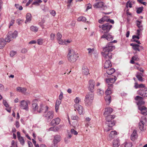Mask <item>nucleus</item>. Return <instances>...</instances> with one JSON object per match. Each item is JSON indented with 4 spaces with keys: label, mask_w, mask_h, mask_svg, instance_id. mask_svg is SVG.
<instances>
[{
    "label": "nucleus",
    "mask_w": 147,
    "mask_h": 147,
    "mask_svg": "<svg viewBox=\"0 0 147 147\" xmlns=\"http://www.w3.org/2000/svg\"><path fill=\"white\" fill-rule=\"evenodd\" d=\"M126 6L127 7L129 6L130 8L132 7V4L131 2H130L129 1H128L126 3Z\"/></svg>",
    "instance_id": "nucleus-54"
},
{
    "label": "nucleus",
    "mask_w": 147,
    "mask_h": 147,
    "mask_svg": "<svg viewBox=\"0 0 147 147\" xmlns=\"http://www.w3.org/2000/svg\"><path fill=\"white\" fill-rule=\"evenodd\" d=\"M143 7H141L138 8L137 9L136 12L138 14H139L141 13L143 10Z\"/></svg>",
    "instance_id": "nucleus-40"
},
{
    "label": "nucleus",
    "mask_w": 147,
    "mask_h": 147,
    "mask_svg": "<svg viewBox=\"0 0 147 147\" xmlns=\"http://www.w3.org/2000/svg\"><path fill=\"white\" fill-rule=\"evenodd\" d=\"M115 117L114 115H107V116H106V122H110L112 121L111 120L114 119Z\"/></svg>",
    "instance_id": "nucleus-25"
},
{
    "label": "nucleus",
    "mask_w": 147,
    "mask_h": 147,
    "mask_svg": "<svg viewBox=\"0 0 147 147\" xmlns=\"http://www.w3.org/2000/svg\"><path fill=\"white\" fill-rule=\"evenodd\" d=\"M131 59L134 61H138L139 60V59L138 58V56L136 55L133 56L132 57Z\"/></svg>",
    "instance_id": "nucleus-53"
},
{
    "label": "nucleus",
    "mask_w": 147,
    "mask_h": 147,
    "mask_svg": "<svg viewBox=\"0 0 147 147\" xmlns=\"http://www.w3.org/2000/svg\"><path fill=\"white\" fill-rule=\"evenodd\" d=\"M103 56L105 60H110L112 58L111 53L104 52Z\"/></svg>",
    "instance_id": "nucleus-19"
},
{
    "label": "nucleus",
    "mask_w": 147,
    "mask_h": 147,
    "mask_svg": "<svg viewBox=\"0 0 147 147\" xmlns=\"http://www.w3.org/2000/svg\"><path fill=\"white\" fill-rule=\"evenodd\" d=\"M51 14L53 16H55L56 15V12L54 10H52L50 11Z\"/></svg>",
    "instance_id": "nucleus-64"
},
{
    "label": "nucleus",
    "mask_w": 147,
    "mask_h": 147,
    "mask_svg": "<svg viewBox=\"0 0 147 147\" xmlns=\"http://www.w3.org/2000/svg\"><path fill=\"white\" fill-rule=\"evenodd\" d=\"M105 98L107 104L109 105L111 102V96L110 95H106Z\"/></svg>",
    "instance_id": "nucleus-33"
},
{
    "label": "nucleus",
    "mask_w": 147,
    "mask_h": 147,
    "mask_svg": "<svg viewBox=\"0 0 147 147\" xmlns=\"http://www.w3.org/2000/svg\"><path fill=\"white\" fill-rule=\"evenodd\" d=\"M106 124L109 127L111 128L115 125V122L113 121H112L110 122H106Z\"/></svg>",
    "instance_id": "nucleus-36"
},
{
    "label": "nucleus",
    "mask_w": 147,
    "mask_h": 147,
    "mask_svg": "<svg viewBox=\"0 0 147 147\" xmlns=\"http://www.w3.org/2000/svg\"><path fill=\"white\" fill-rule=\"evenodd\" d=\"M61 100H57L56 102L55 105V109L56 112H57L59 108L60 105L61 103Z\"/></svg>",
    "instance_id": "nucleus-32"
},
{
    "label": "nucleus",
    "mask_w": 147,
    "mask_h": 147,
    "mask_svg": "<svg viewBox=\"0 0 147 147\" xmlns=\"http://www.w3.org/2000/svg\"><path fill=\"white\" fill-rule=\"evenodd\" d=\"M101 37V38H105L108 41H111L113 39V36L110 33H104Z\"/></svg>",
    "instance_id": "nucleus-13"
},
{
    "label": "nucleus",
    "mask_w": 147,
    "mask_h": 147,
    "mask_svg": "<svg viewBox=\"0 0 147 147\" xmlns=\"http://www.w3.org/2000/svg\"><path fill=\"white\" fill-rule=\"evenodd\" d=\"M138 94L142 96L143 98L147 97V91L145 90L140 89L138 91Z\"/></svg>",
    "instance_id": "nucleus-16"
},
{
    "label": "nucleus",
    "mask_w": 147,
    "mask_h": 147,
    "mask_svg": "<svg viewBox=\"0 0 147 147\" xmlns=\"http://www.w3.org/2000/svg\"><path fill=\"white\" fill-rule=\"evenodd\" d=\"M117 134V132L115 131H112L109 134V137L110 140H111Z\"/></svg>",
    "instance_id": "nucleus-30"
},
{
    "label": "nucleus",
    "mask_w": 147,
    "mask_h": 147,
    "mask_svg": "<svg viewBox=\"0 0 147 147\" xmlns=\"http://www.w3.org/2000/svg\"><path fill=\"white\" fill-rule=\"evenodd\" d=\"M38 104L36 103H34L32 104V110L33 112H35L37 111L38 112Z\"/></svg>",
    "instance_id": "nucleus-23"
},
{
    "label": "nucleus",
    "mask_w": 147,
    "mask_h": 147,
    "mask_svg": "<svg viewBox=\"0 0 147 147\" xmlns=\"http://www.w3.org/2000/svg\"><path fill=\"white\" fill-rule=\"evenodd\" d=\"M143 29V28H139V29L137 30V35L140 36V32L142 31Z\"/></svg>",
    "instance_id": "nucleus-56"
},
{
    "label": "nucleus",
    "mask_w": 147,
    "mask_h": 147,
    "mask_svg": "<svg viewBox=\"0 0 147 147\" xmlns=\"http://www.w3.org/2000/svg\"><path fill=\"white\" fill-rule=\"evenodd\" d=\"M60 121V119L59 118H57L52 121L51 124L52 125H57L59 124Z\"/></svg>",
    "instance_id": "nucleus-21"
},
{
    "label": "nucleus",
    "mask_w": 147,
    "mask_h": 147,
    "mask_svg": "<svg viewBox=\"0 0 147 147\" xmlns=\"http://www.w3.org/2000/svg\"><path fill=\"white\" fill-rule=\"evenodd\" d=\"M115 47L111 44V42H109L103 48V51L104 52L111 53L115 49Z\"/></svg>",
    "instance_id": "nucleus-6"
},
{
    "label": "nucleus",
    "mask_w": 147,
    "mask_h": 147,
    "mask_svg": "<svg viewBox=\"0 0 147 147\" xmlns=\"http://www.w3.org/2000/svg\"><path fill=\"white\" fill-rule=\"evenodd\" d=\"M61 126L60 125L58 126H57L56 127H54V131H58L61 128Z\"/></svg>",
    "instance_id": "nucleus-45"
},
{
    "label": "nucleus",
    "mask_w": 147,
    "mask_h": 147,
    "mask_svg": "<svg viewBox=\"0 0 147 147\" xmlns=\"http://www.w3.org/2000/svg\"><path fill=\"white\" fill-rule=\"evenodd\" d=\"M3 103L4 105V106L6 107H9V105L6 101L5 100H3Z\"/></svg>",
    "instance_id": "nucleus-55"
},
{
    "label": "nucleus",
    "mask_w": 147,
    "mask_h": 147,
    "mask_svg": "<svg viewBox=\"0 0 147 147\" xmlns=\"http://www.w3.org/2000/svg\"><path fill=\"white\" fill-rule=\"evenodd\" d=\"M70 131L71 134H73L75 135H77L78 134V132L74 129H71Z\"/></svg>",
    "instance_id": "nucleus-47"
},
{
    "label": "nucleus",
    "mask_w": 147,
    "mask_h": 147,
    "mask_svg": "<svg viewBox=\"0 0 147 147\" xmlns=\"http://www.w3.org/2000/svg\"><path fill=\"white\" fill-rule=\"evenodd\" d=\"M93 92H88L85 96L84 100L85 105L87 106L90 105L92 101L94 99Z\"/></svg>",
    "instance_id": "nucleus-2"
},
{
    "label": "nucleus",
    "mask_w": 147,
    "mask_h": 147,
    "mask_svg": "<svg viewBox=\"0 0 147 147\" xmlns=\"http://www.w3.org/2000/svg\"><path fill=\"white\" fill-rule=\"evenodd\" d=\"M82 73L83 74L87 75L89 74V70L86 67H82Z\"/></svg>",
    "instance_id": "nucleus-31"
},
{
    "label": "nucleus",
    "mask_w": 147,
    "mask_h": 147,
    "mask_svg": "<svg viewBox=\"0 0 147 147\" xmlns=\"http://www.w3.org/2000/svg\"><path fill=\"white\" fill-rule=\"evenodd\" d=\"M136 76L137 78H138V80L139 81L141 82L143 81V78L140 75L137 74H136Z\"/></svg>",
    "instance_id": "nucleus-41"
},
{
    "label": "nucleus",
    "mask_w": 147,
    "mask_h": 147,
    "mask_svg": "<svg viewBox=\"0 0 147 147\" xmlns=\"http://www.w3.org/2000/svg\"><path fill=\"white\" fill-rule=\"evenodd\" d=\"M30 29L32 31L37 32L38 30V28L34 26H31L30 27Z\"/></svg>",
    "instance_id": "nucleus-39"
},
{
    "label": "nucleus",
    "mask_w": 147,
    "mask_h": 147,
    "mask_svg": "<svg viewBox=\"0 0 147 147\" xmlns=\"http://www.w3.org/2000/svg\"><path fill=\"white\" fill-rule=\"evenodd\" d=\"M80 101V99L78 97H76L74 100V101L76 103V104H77L79 103V102Z\"/></svg>",
    "instance_id": "nucleus-49"
},
{
    "label": "nucleus",
    "mask_w": 147,
    "mask_h": 147,
    "mask_svg": "<svg viewBox=\"0 0 147 147\" xmlns=\"http://www.w3.org/2000/svg\"><path fill=\"white\" fill-rule=\"evenodd\" d=\"M137 134L136 131L135 130H134L132 134L131 135V139L132 141H134L135 139L137 137Z\"/></svg>",
    "instance_id": "nucleus-29"
},
{
    "label": "nucleus",
    "mask_w": 147,
    "mask_h": 147,
    "mask_svg": "<svg viewBox=\"0 0 147 147\" xmlns=\"http://www.w3.org/2000/svg\"><path fill=\"white\" fill-rule=\"evenodd\" d=\"M117 80L116 77L114 76L112 78L106 79V81L107 83H114Z\"/></svg>",
    "instance_id": "nucleus-22"
},
{
    "label": "nucleus",
    "mask_w": 147,
    "mask_h": 147,
    "mask_svg": "<svg viewBox=\"0 0 147 147\" xmlns=\"http://www.w3.org/2000/svg\"><path fill=\"white\" fill-rule=\"evenodd\" d=\"M95 83L94 81L92 80H90L88 82V89L90 92H94L93 90L94 88Z\"/></svg>",
    "instance_id": "nucleus-10"
},
{
    "label": "nucleus",
    "mask_w": 147,
    "mask_h": 147,
    "mask_svg": "<svg viewBox=\"0 0 147 147\" xmlns=\"http://www.w3.org/2000/svg\"><path fill=\"white\" fill-rule=\"evenodd\" d=\"M16 52L14 51H11L10 52V55L11 57H13L15 54Z\"/></svg>",
    "instance_id": "nucleus-50"
},
{
    "label": "nucleus",
    "mask_w": 147,
    "mask_h": 147,
    "mask_svg": "<svg viewBox=\"0 0 147 147\" xmlns=\"http://www.w3.org/2000/svg\"><path fill=\"white\" fill-rule=\"evenodd\" d=\"M105 18H102L99 20L98 21V22L100 24L102 23L103 22H104L105 21H106V20L105 19Z\"/></svg>",
    "instance_id": "nucleus-52"
},
{
    "label": "nucleus",
    "mask_w": 147,
    "mask_h": 147,
    "mask_svg": "<svg viewBox=\"0 0 147 147\" xmlns=\"http://www.w3.org/2000/svg\"><path fill=\"white\" fill-rule=\"evenodd\" d=\"M67 56L68 61L71 63L75 62L78 57L77 54L72 49H69L68 50Z\"/></svg>",
    "instance_id": "nucleus-1"
},
{
    "label": "nucleus",
    "mask_w": 147,
    "mask_h": 147,
    "mask_svg": "<svg viewBox=\"0 0 147 147\" xmlns=\"http://www.w3.org/2000/svg\"><path fill=\"white\" fill-rule=\"evenodd\" d=\"M112 26L109 23H107L102 25V32L103 33H108L112 28Z\"/></svg>",
    "instance_id": "nucleus-5"
},
{
    "label": "nucleus",
    "mask_w": 147,
    "mask_h": 147,
    "mask_svg": "<svg viewBox=\"0 0 147 147\" xmlns=\"http://www.w3.org/2000/svg\"><path fill=\"white\" fill-rule=\"evenodd\" d=\"M113 111V109L110 107L105 109V112L104 113L105 115H109L111 114Z\"/></svg>",
    "instance_id": "nucleus-20"
},
{
    "label": "nucleus",
    "mask_w": 147,
    "mask_h": 147,
    "mask_svg": "<svg viewBox=\"0 0 147 147\" xmlns=\"http://www.w3.org/2000/svg\"><path fill=\"white\" fill-rule=\"evenodd\" d=\"M132 144L131 143L126 142L125 143V147H131Z\"/></svg>",
    "instance_id": "nucleus-46"
},
{
    "label": "nucleus",
    "mask_w": 147,
    "mask_h": 147,
    "mask_svg": "<svg viewBox=\"0 0 147 147\" xmlns=\"http://www.w3.org/2000/svg\"><path fill=\"white\" fill-rule=\"evenodd\" d=\"M57 40H59V39H61L62 37V35L59 32H58L57 34Z\"/></svg>",
    "instance_id": "nucleus-44"
},
{
    "label": "nucleus",
    "mask_w": 147,
    "mask_h": 147,
    "mask_svg": "<svg viewBox=\"0 0 147 147\" xmlns=\"http://www.w3.org/2000/svg\"><path fill=\"white\" fill-rule=\"evenodd\" d=\"M20 106L21 109L26 111H28V103L24 100H22L20 102Z\"/></svg>",
    "instance_id": "nucleus-9"
},
{
    "label": "nucleus",
    "mask_w": 147,
    "mask_h": 147,
    "mask_svg": "<svg viewBox=\"0 0 147 147\" xmlns=\"http://www.w3.org/2000/svg\"><path fill=\"white\" fill-rule=\"evenodd\" d=\"M97 93L98 94L102 95L103 94V92L100 90H98L97 91Z\"/></svg>",
    "instance_id": "nucleus-63"
},
{
    "label": "nucleus",
    "mask_w": 147,
    "mask_h": 147,
    "mask_svg": "<svg viewBox=\"0 0 147 147\" xmlns=\"http://www.w3.org/2000/svg\"><path fill=\"white\" fill-rule=\"evenodd\" d=\"M71 119L72 120H77L78 118V117L76 115H72L71 116Z\"/></svg>",
    "instance_id": "nucleus-51"
},
{
    "label": "nucleus",
    "mask_w": 147,
    "mask_h": 147,
    "mask_svg": "<svg viewBox=\"0 0 147 147\" xmlns=\"http://www.w3.org/2000/svg\"><path fill=\"white\" fill-rule=\"evenodd\" d=\"M32 18L31 14L30 13H27L26 15V20L25 21V23L26 24L28 22H30Z\"/></svg>",
    "instance_id": "nucleus-26"
},
{
    "label": "nucleus",
    "mask_w": 147,
    "mask_h": 147,
    "mask_svg": "<svg viewBox=\"0 0 147 147\" xmlns=\"http://www.w3.org/2000/svg\"><path fill=\"white\" fill-rule=\"evenodd\" d=\"M27 52V50L25 48L22 49L21 51V52L23 53H25Z\"/></svg>",
    "instance_id": "nucleus-59"
},
{
    "label": "nucleus",
    "mask_w": 147,
    "mask_h": 147,
    "mask_svg": "<svg viewBox=\"0 0 147 147\" xmlns=\"http://www.w3.org/2000/svg\"><path fill=\"white\" fill-rule=\"evenodd\" d=\"M135 99L136 100L138 101L137 102V105H138V107L140 106H142V105L144 104L145 102L143 101V98L142 97L137 96H136Z\"/></svg>",
    "instance_id": "nucleus-8"
},
{
    "label": "nucleus",
    "mask_w": 147,
    "mask_h": 147,
    "mask_svg": "<svg viewBox=\"0 0 147 147\" xmlns=\"http://www.w3.org/2000/svg\"><path fill=\"white\" fill-rule=\"evenodd\" d=\"M18 140L20 144L22 145H24V141L23 138L22 137L19 138Z\"/></svg>",
    "instance_id": "nucleus-42"
},
{
    "label": "nucleus",
    "mask_w": 147,
    "mask_h": 147,
    "mask_svg": "<svg viewBox=\"0 0 147 147\" xmlns=\"http://www.w3.org/2000/svg\"><path fill=\"white\" fill-rule=\"evenodd\" d=\"M146 119L145 117H142L140 119V122L139 123V128L141 131L145 129L144 126L146 125Z\"/></svg>",
    "instance_id": "nucleus-4"
},
{
    "label": "nucleus",
    "mask_w": 147,
    "mask_h": 147,
    "mask_svg": "<svg viewBox=\"0 0 147 147\" xmlns=\"http://www.w3.org/2000/svg\"><path fill=\"white\" fill-rule=\"evenodd\" d=\"M17 90L19 92L24 93L26 91V89L25 88L18 87L16 88Z\"/></svg>",
    "instance_id": "nucleus-34"
},
{
    "label": "nucleus",
    "mask_w": 147,
    "mask_h": 147,
    "mask_svg": "<svg viewBox=\"0 0 147 147\" xmlns=\"http://www.w3.org/2000/svg\"><path fill=\"white\" fill-rule=\"evenodd\" d=\"M137 26L139 28H143V26L142 24V21H139L137 20L136 22Z\"/></svg>",
    "instance_id": "nucleus-35"
},
{
    "label": "nucleus",
    "mask_w": 147,
    "mask_h": 147,
    "mask_svg": "<svg viewBox=\"0 0 147 147\" xmlns=\"http://www.w3.org/2000/svg\"><path fill=\"white\" fill-rule=\"evenodd\" d=\"M74 108L78 111L80 114L82 113V107L80 105L77 104H75L74 105Z\"/></svg>",
    "instance_id": "nucleus-17"
},
{
    "label": "nucleus",
    "mask_w": 147,
    "mask_h": 147,
    "mask_svg": "<svg viewBox=\"0 0 147 147\" xmlns=\"http://www.w3.org/2000/svg\"><path fill=\"white\" fill-rule=\"evenodd\" d=\"M138 109L141 111V113L144 115H147V109L144 106H140L138 107Z\"/></svg>",
    "instance_id": "nucleus-15"
},
{
    "label": "nucleus",
    "mask_w": 147,
    "mask_h": 147,
    "mask_svg": "<svg viewBox=\"0 0 147 147\" xmlns=\"http://www.w3.org/2000/svg\"><path fill=\"white\" fill-rule=\"evenodd\" d=\"M78 21H82L85 22L86 21V18L84 16H80L78 18Z\"/></svg>",
    "instance_id": "nucleus-38"
},
{
    "label": "nucleus",
    "mask_w": 147,
    "mask_h": 147,
    "mask_svg": "<svg viewBox=\"0 0 147 147\" xmlns=\"http://www.w3.org/2000/svg\"><path fill=\"white\" fill-rule=\"evenodd\" d=\"M96 2L93 5L94 8L102 7L104 6L105 4L103 2L100 1H98V0H96Z\"/></svg>",
    "instance_id": "nucleus-14"
},
{
    "label": "nucleus",
    "mask_w": 147,
    "mask_h": 147,
    "mask_svg": "<svg viewBox=\"0 0 147 147\" xmlns=\"http://www.w3.org/2000/svg\"><path fill=\"white\" fill-rule=\"evenodd\" d=\"M61 138L60 135H56L54 136V139L53 140V143L54 145L55 146L61 140Z\"/></svg>",
    "instance_id": "nucleus-12"
},
{
    "label": "nucleus",
    "mask_w": 147,
    "mask_h": 147,
    "mask_svg": "<svg viewBox=\"0 0 147 147\" xmlns=\"http://www.w3.org/2000/svg\"><path fill=\"white\" fill-rule=\"evenodd\" d=\"M113 87L112 84H108V88L105 92V94L107 95H110L111 93V89Z\"/></svg>",
    "instance_id": "nucleus-18"
},
{
    "label": "nucleus",
    "mask_w": 147,
    "mask_h": 147,
    "mask_svg": "<svg viewBox=\"0 0 147 147\" xmlns=\"http://www.w3.org/2000/svg\"><path fill=\"white\" fill-rule=\"evenodd\" d=\"M18 35V32L15 31L13 32H9L7 34V36L5 38V41L6 42H9L11 40H12L14 38H16Z\"/></svg>",
    "instance_id": "nucleus-3"
},
{
    "label": "nucleus",
    "mask_w": 147,
    "mask_h": 147,
    "mask_svg": "<svg viewBox=\"0 0 147 147\" xmlns=\"http://www.w3.org/2000/svg\"><path fill=\"white\" fill-rule=\"evenodd\" d=\"M6 44V42L5 41L4 39L3 38H1L0 39V49H2L4 47Z\"/></svg>",
    "instance_id": "nucleus-28"
},
{
    "label": "nucleus",
    "mask_w": 147,
    "mask_h": 147,
    "mask_svg": "<svg viewBox=\"0 0 147 147\" xmlns=\"http://www.w3.org/2000/svg\"><path fill=\"white\" fill-rule=\"evenodd\" d=\"M139 45L136 44L133 48V49L135 51H140V50L139 47Z\"/></svg>",
    "instance_id": "nucleus-43"
},
{
    "label": "nucleus",
    "mask_w": 147,
    "mask_h": 147,
    "mask_svg": "<svg viewBox=\"0 0 147 147\" xmlns=\"http://www.w3.org/2000/svg\"><path fill=\"white\" fill-rule=\"evenodd\" d=\"M111 64L110 60H106L104 67L105 68L107 69L111 66Z\"/></svg>",
    "instance_id": "nucleus-24"
},
{
    "label": "nucleus",
    "mask_w": 147,
    "mask_h": 147,
    "mask_svg": "<svg viewBox=\"0 0 147 147\" xmlns=\"http://www.w3.org/2000/svg\"><path fill=\"white\" fill-rule=\"evenodd\" d=\"M87 50L88 51V53L90 55H91L94 51V49L88 48L87 49Z\"/></svg>",
    "instance_id": "nucleus-48"
},
{
    "label": "nucleus",
    "mask_w": 147,
    "mask_h": 147,
    "mask_svg": "<svg viewBox=\"0 0 147 147\" xmlns=\"http://www.w3.org/2000/svg\"><path fill=\"white\" fill-rule=\"evenodd\" d=\"M43 40L42 39H40L38 40L37 43L39 45H41L42 43Z\"/></svg>",
    "instance_id": "nucleus-57"
},
{
    "label": "nucleus",
    "mask_w": 147,
    "mask_h": 147,
    "mask_svg": "<svg viewBox=\"0 0 147 147\" xmlns=\"http://www.w3.org/2000/svg\"><path fill=\"white\" fill-rule=\"evenodd\" d=\"M115 71V69L113 68H111L107 70L106 72L109 75H111L113 74Z\"/></svg>",
    "instance_id": "nucleus-37"
},
{
    "label": "nucleus",
    "mask_w": 147,
    "mask_h": 147,
    "mask_svg": "<svg viewBox=\"0 0 147 147\" xmlns=\"http://www.w3.org/2000/svg\"><path fill=\"white\" fill-rule=\"evenodd\" d=\"M58 41V43L61 45H63L64 43V42L63 41V40L61 39H59V40H57Z\"/></svg>",
    "instance_id": "nucleus-62"
},
{
    "label": "nucleus",
    "mask_w": 147,
    "mask_h": 147,
    "mask_svg": "<svg viewBox=\"0 0 147 147\" xmlns=\"http://www.w3.org/2000/svg\"><path fill=\"white\" fill-rule=\"evenodd\" d=\"M63 98V93L61 92L60 93V94L59 96V99L58 100H61V101L62 99Z\"/></svg>",
    "instance_id": "nucleus-60"
},
{
    "label": "nucleus",
    "mask_w": 147,
    "mask_h": 147,
    "mask_svg": "<svg viewBox=\"0 0 147 147\" xmlns=\"http://www.w3.org/2000/svg\"><path fill=\"white\" fill-rule=\"evenodd\" d=\"M55 36V34L53 33H52L51 34L50 37L51 40H53L54 39Z\"/></svg>",
    "instance_id": "nucleus-61"
},
{
    "label": "nucleus",
    "mask_w": 147,
    "mask_h": 147,
    "mask_svg": "<svg viewBox=\"0 0 147 147\" xmlns=\"http://www.w3.org/2000/svg\"><path fill=\"white\" fill-rule=\"evenodd\" d=\"M48 108L49 107L47 106L41 104L40 105L39 109L38 111V112L39 113L42 112L44 114H45L48 111Z\"/></svg>",
    "instance_id": "nucleus-7"
},
{
    "label": "nucleus",
    "mask_w": 147,
    "mask_h": 147,
    "mask_svg": "<svg viewBox=\"0 0 147 147\" xmlns=\"http://www.w3.org/2000/svg\"><path fill=\"white\" fill-rule=\"evenodd\" d=\"M53 112L50 111L45 114H43V116L46 117L48 120H50L53 117Z\"/></svg>",
    "instance_id": "nucleus-11"
},
{
    "label": "nucleus",
    "mask_w": 147,
    "mask_h": 147,
    "mask_svg": "<svg viewBox=\"0 0 147 147\" xmlns=\"http://www.w3.org/2000/svg\"><path fill=\"white\" fill-rule=\"evenodd\" d=\"M72 126L75 129H76L78 126V124H77L75 122H73L72 123Z\"/></svg>",
    "instance_id": "nucleus-58"
},
{
    "label": "nucleus",
    "mask_w": 147,
    "mask_h": 147,
    "mask_svg": "<svg viewBox=\"0 0 147 147\" xmlns=\"http://www.w3.org/2000/svg\"><path fill=\"white\" fill-rule=\"evenodd\" d=\"M113 147H118L120 145L119 140L116 139L113 140Z\"/></svg>",
    "instance_id": "nucleus-27"
}]
</instances>
